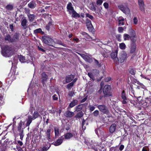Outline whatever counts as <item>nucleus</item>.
Returning a JSON list of instances; mask_svg holds the SVG:
<instances>
[{
	"instance_id": "nucleus-1",
	"label": "nucleus",
	"mask_w": 151,
	"mask_h": 151,
	"mask_svg": "<svg viewBox=\"0 0 151 151\" xmlns=\"http://www.w3.org/2000/svg\"><path fill=\"white\" fill-rule=\"evenodd\" d=\"M13 52L12 48L9 46H5L4 48H2L1 53L2 55L5 57H9L11 56Z\"/></svg>"
},
{
	"instance_id": "nucleus-2",
	"label": "nucleus",
	"mask_w": 151,
	"mask_h": 151,
	"mask_svg": "<svg viewBox=\"0 0 151 151\" xmlns=\"http://www.w3.org/2000/svg\"><path fill=\"white\" fill-rule=\"evenodd\" d=\"M42 40L45 44L54 47L53 45L54 40L49 37L44 36L42 37Z\"/></svg>"
},
{
	"instance_id": "nucleus-3",
	"label": "nucleus",
	"mask_w": 151,
	"mask_h": 151,
	"mask_svg": "<svg viewBox=\"0 0 151 151\" xmlns=\"http://www.w3.org/2000/svg\"><path fill=\"white\" fill-rule=\"evenodd\" d=\"M127 55V54L125 51H122L119 54L117 63L123 62L126 59Z\"/></svg>"
},
{
	"instance_id": "nucleus-4",
	"label": "nucleus",
	"mask_w": 151,
	"mask_h": 151,
	"mask_svg": "<svg viewBox=\"0 0 151 151\" xmlns=\"http://www.w3.org/2000/svg\"><path fill=\"white\" fill-rule=\"evenodd\" d=\"M97 107L99 110L103 113L106 114H108L109 111L107 107L105 105H101L96 106Z\"/></svg>"
},
{
	"instance_id": "nucleus-5",
	"label": "nucleus",
	"mask_w": 151,
	"mask_h": 151,
	"mask_svg": "<svg viewBox=\"0 0 151 151\" xmlns=\"http://www.w3.org/2000/svg\"><path fill=\"white\" fill-rule=\"evenodd\" d=\"M111 90V88L110 85H106L104 86L103 89V93L105 96L111 95L110 93Z\"/></svg>"
},
{
	"instance_id": "nucleus-6",
	"label": "nucleus",
	"mask_w": 151,
	"mask_h": 151,
	"mask_svg": "<svg viewBox=\"0 0 151 151\" xmlns=\"http://www.w3.org/2000/svg\"><path fill=\"white\" fill-rule=\"evenodd\" d=\"M118 8L124 13L126 14H129L130 11L129 8L126 5L124 6L123 5H120L118 6Z\"/></svg>"
},
{
	"instance_id": "nucleus-7",
	"label": "nucleus",
	"mask_w": 151,
	"mask_h": 151,
	"mask_svg": "<svg viewBox=\"0 0 151 151\" xmlns=\"http://www.w3.org/2000/svg\"><path fill=\"white\" fill-rule=\"evenodd\" d=\"M129 34L130 37V40L133 42L136 41L135 39L136 37V34L134 31L132 29H130L129 31Z\"/></svg>"
},
{
	"instance_id": "nucleus-8",
	"label": "nucleus",
	"mask_w": 151,
	"mask_h": 151,
	"mask_svg": "<svg viewBox=\"0 0 151 151\" xmlns=\"http://www.w3.org/2000/svg\"><path fill=\"white\" fill-rule=\"evenodd\" d=\"M118 51L115 50L114 52H112L111 53V58L116 63H117L118 60V58L117 57V54Z\"/></svg>"
},
{
	"instance_id": "nucleus-9",
	"label": "nucleus",
	"mask_w": 151,
	"mask_h": 151,
	"mask_svg": "<svg viewBox=\"0 0 151 151\" xmlns=\"http://www.w3.org/2000/svg\"><path fill=\"white\" fill-rule=\"evenodd\" d=\"M63 139L64 137L63 136L57 139L56 141L52 142V144L55 146H59L62 143Z\"/></svg>"
},
{
	"instance_id": "nucleus-10",
	"label": "nucleus",
	"mask_w": 151,
	"mask_h": 151,
	"mask_svg": "<svg viewBox=\"0 0 151 151\" xmlns=\"http://www.w3.org/2000/svg\"><path fill=\"white\" fill-rule=\"evenodd\" d=\"M27 20L25 17L22 18L21 21V26L24 29H26L27 27Z\"/></svg>"
},
{
	"instance_id": "nucleus-11",
	"label": "nucleus",
	"mask_w": 151,
	"mask_h": 151,
	"mask_svg": "<svg viewBox=\"0 0 151 151\" xmlns=\"http://www.w3.org/2000/svg\"><path fill=\"white\" fill-rule=\"evenodd\" d=\"M138 1L140 10L142 12H144L145 9L143 0H138Z\"/></svg>"
},
{
	"instance_id": "nucleus-12",
	"label": "nucleus",
	"mask_w": 151,
	"mask_h": 151,
	"mask_svg": "<svg viewBox=\"0 0 151 151\" xmlns=\"http://www.w3.org/2000/svg\"><path fill=\"white\" fill-rule=\"evenodd\" d=\"M66 8L67 9V12H68L69 14L71 12L74 10L72 4L70 2H68V4H67Z\"/></svg>"
},
{
	"instance_id": "nucleus-13",
	"label": "nucleus",
	"mask_w": 151,
	"mask_h": 151,
	"mask_svg": "<svg viewBox=\"0 0 151 151\" xmlns=\"http://www.w3.org/2000/svg\"><path fill=\"white\" fill-rule=\"evenodd\" d=\"M34 119L33 118L32 116L31 115H28L27 118L26 119V123L25 124V126L26 127H29L30 124L32 122V121Z\"/></svg>"
},
{
	"instance_id": "nucleus-14",
	"label": "nucleus",
	"mask_w": 151,
	"mask_h": 151,
	"mask_svg": "<svg viewBox=\"0 0 151 151\" xmlns=\"http://www.w3.org/2000/svg\"><path fill=\"white\" fill-rule=\"evenodd\" d=\"M20 35V34L18 33H16L14 34L12 38V42L18 41L19 40Z\"/></svg>"
},
{
	"instance_id": "nucleus-15",
	"label": "nucleus",
	"mask_w": 151,
	"mask_h": 151,
	"mask_svg": "<svg viewBox=\"0 0 151 151\" xmlns=\"http://www.w3.org/2000/svg\"><path fill=\"white\" fill-rule=\"evenodd\" d=\"M91 9L92 11L95 12L96 13L99 14L102 10V7L101 6L99 7L97 9L96 6L94 5H93Z\"/></svg>"
},
{
	"instance_id": "nucleus-16",
	"label": "nucleus",
	"mask_w": 151,
	"mask_h": 151,
	"mask_svg": "<svg viewBox=\"0 0 151 151\" xmlns=\"http://www.w3.org/2000/svg\"><path fill=\"white\" fill-rule=\"evenodd\" d=\"M69 14L71 15L72 17L76 19L80 17V15L79 14L77 13L75 10L71 12Z\"/></svg>"
},
{
	"instance_id": "nucleus-17",
	"label": "nucleus",
	"mask_w": 151,
	"mask_h": 151,
	"mask_svg": "<svg viewBox=\"0 0 151 151\" xmlns=\"http://www.w3.org/2000/svg\"><path fill=\"white\" fill-rule=\"evenodd\" d=\"M24 124V122L21 121L18 124L17 126V131L19 133L21 132H23V128H22V124Z\"/></svg>"
},
{
	"instance_id": "nucleus-18",
	"label": "nucleus",
	"mask_w": 151,
	"mask_h": 151,
	"mask_svg": "<svg viewBox=\"0 0 151 151\" xmlns=\"http://www.w3.org/2000/svg\"><path fill=\"white\" fill-rule=\"evenodd\" d=\"M122 98L123 99V101H122V103L123 104H126L127 103V98L126 96V94L125 93V91H123L122 93Z\"/></svg>"
},
{
	"instance_id": "nucleus-19",
	"label": "nucleus",
	"mask_w": 151,
	"mask_h": 151,
	"mask_svg": "<svg viewBox=\"0 0 151 151\" xmlns=\"http://www.w3.org/2000/svg\"><path fill=\"white\" fill-rule=\"evenodd\" d=\"M116 126V125L115 124H112L111 125L109 129V132L110 133H113L115 132Z\"/></svg>"
},
{
	"instance_id": "nucleus-20",
	"label": "nucleus",
	"mask_w": 151,
	"mask_h": 151,
	"mask_svg": "<svg viewBox=\"0 0 151 151\" xmlns=\"http://www.w3.org/2000/svg\"><path fill=\"white\" fill-rule=\"evenodd\" d=\"M135 81H136V83H137V84L138 85L137 86V87L136 88L137 89H140V87H141L143 89H146V87L143 84L140 83L139 81H137V80H135Z\"/></svg>"
},
{
	"instance_id": "nucleus-21",
	"label": "nucleus",
	"mask_w": 151,
	"mask_h": 151,
	"mask_svg": "<svg viewBox=\"0 0 151 151\" xmlns=\"http://www.w3.org/2000/svg\"><path fill=\"white\" fill-rule=\"evenodd\" d=\"M74 112L69 111H67L65 112V116L67 117L71 118L73 115Z\"/></svg>"
},
{
	"instance_id": "nucleus-22",
	"label": "nucleus",
	"mask_w": 151,
	"mask_h": 151,
	"mask_svg": "<svg viewBox=\"0 0 151 151\" xmlns=\"http://www.w3.org/2000/svg\"><path fill=\"white\" fill-rule=\"evenodd\" d=\"M29 8L31 9H34L36 6V4L35 1H32L30 2L28 4Z\"/></svg>"
},
{
	"instance_id": "nucleus-23",
	"label": "nucleus",
	"mask_w": 151,
	"mask_h": 151,
	"mask_svg": "<svg viewBox=\"0 0 151 151\" xmlns=\"http://www.w3.org/2000/svg\"><path fill=\"white\" fill-rule=\"evenodd\" d=\"M78 104V101L76 99L73 100L69 104L68 108H71L74 106Z\"/></svg>"
},
{
	"instance_id": "nucleus-24",
	"label": "nucleus",
	"mask_w": 151,
	"mask_h": 151,
	"mask_svg": "<svg viewBox=\"0 0 151 151\" xmlns=\"http://www.w3.org/2000/svg\"><path fill=\"white\" fill-rule=\"evenodd\" d=\"M74 77L73 75H70L66 76L65 78L66 81L67 83H69L71 81Z\"/></svg>"
},
{
	"instance_id": "nucleus-25",
	"label": "nucleus",
	"mask_w": 151,
	"mask_h": 151,
	"mask_svg": "<svg viewBox=\"0 0 151 151\" xmlns=\"http://www.w3.org/2000/svg\"><path fill=\"white\" fill-rule=\"evenodd\" d=\"M28 19L30 22H32L35 19L36 16L34 14H30L28 13L27 14Z\"/></svg>"
},
{
	"instance_id": "nucleus-26",
	"label": "nucleus",
	"mask_w": 151,
	"mask_h": 151,
	"mask_svg": "<svg viewBox=\"0 0 151 151\" xmlns=\"http://www.w3.org/2000/svg\"><path fill=\"white\" fill-rule=\"evenodd\" d=\"M136 49V47L135 44L134 43H132L131 45L130 53H134L135 52Z\"/></svg>"
},
{
	"instance_id": "nucleus-27",
	"label": "nucleus",
	"mask_w": 151,
	"mask_h": 151,
	"mask_svg": "<svg viewBox=\"0 0 151 151\" xmlns=\"http://www.w3.org/2000/svg\"><path fill=\"white\" fill-rule=\"evenodd\" d=\"M64 136L65 139H69L73 136V135L70 133L68 132L64 134Z\"/></svg>"
},
{
	"instance_id": "nucleus-28",
	"label": "nucleus",
	"mask_w": 151,
	"mask_h": 151,
	"mask_svg": "<svg viewBox=\"0 0 151 151\" xmlns=\"http://www.w3.org/2000/svg\"><path fill=\"white\" fill-rule=\"evenodd\" d=\"M4 39L5 41H7L10 42H12V38L9 34H7L5 36Z\"/></svg>"
},
{
	"instance_id": "nucleus-29",
	"label": "nucleus",
	"mask_w": 151,
	"mask_h": 151,
	"mask_svg": "<svg viewBox=\"0 0 151 151\" xmlns=\"http://www.w3.org/2000/svg\"><path fill=\"white\" fill-rule=\"evenodd\" d=\"M48 77L45 73H43L42 74V81L43 83L47 81Z\"/></svg>"
},
{
	"instance_id": "nucleus-30",
	"label": "nucleus",
	"mask_w": 151,
	"mask_h": 151,
	"mask_svg": "<svg viewBox=\"0 0 151 151\" xmlns=\"http://www.w3.org/2000/svg\"><path fill=\"white\" fill-rule=\"evenodd\" d=\"M83 105L79 104L75 107V111H81L83 108Z\"/></svg>"
},
{
	"instance_id": "nucleus-31",
	"label": "nucleus",
	"mask_w": 151,
	"mask_h": 151,
	"mask_svg": "<svg viewBox=\"0 0 151 151\" xmlns=\"http://www.w3.org/2000/svg\"><path fill=\"white\" fill-rule=\"evenodd\" d=\"M83 113L81 111L78 113L75 116V117L76 118H80L83 116Z\"/></svg>"
},
{
	"instance_id": "nucleus-32",
	"label": "nucleus",
	"mask_w": 151,
	"mask_h": 151,
	"mask_svg": "<svg viewBox=\"0 0 151 151\" xmlns=\"http://www.w3.org/2000/svg\"><path fill=\"white\" fill-rule=\"evenodd\" d=\"M54 44H57L61 45L65 47H67L66 45H65V44L63 43L60 40H56V41H54Z\"/></svg>"
},
{
	"instance_id": "nucleus-33",
	"label": "nucleus",
	"mask_w": 151,
	"mask_h": 151,
	"mask_svg": "<svg viewBox=\"0 0 151 151\" xmlns=\"http://www.w3.org/2000/svg\"><path fill=\"white\" fill-rule=\"evenodd\" d=\"M50 133H51V129H47L46 132V134L47 138L48 139H50Z\"/></svg>"
},
{
	"instance_id": "nucleus-34",
	"label": "nucleus",
	"mask_w": 151,
	"mask_h": 151,
	"mask_svg": "<svg viewBox=\"0 0 151 151\" xmlns=\"http://www.w3.org/2000/svg\"><path fill=\"white\" fill-rule=\"evenodd\" d=\"M129 73L132 75H134L135 74L136 71L132 67L129 68Z\"/></svg>"
},
{
	"instance_id": "nucleus-35",
	"label": "nucleus",
	"mask_w": 151,
	"mask_h": 151,
	"mask_svg": "<svg viewBox=\"0 0 151 151\" xmlns=\"http://www.w3.org/2000/svg\"><path fill=\"white\" fill-rule=\"evenodd\" d=\"M19 59L20 61L22 63H24L26 62L25 61V57L24 56L20 55L19 56Z\"/></svg>"
},
{
	"instance_id": "nucleus-36",
	"label": "nucleus",
	"mask_w": 151,
	"mask_h": 151,
	"mask_svg": "<svg viewBox=\"0 0 151 151\" xmlns=\"http://www.w3.org/2000/svg\"><path fill=\"white\" fill-rule=\"evenodd\" d=\"M34 33L35 34L38 33H42V34H43L44 32L42 31L41 29L39 28L34 30Z\"/></svg>"
},
{
	"instance_id": "nucleus-37",
	"label": "nucleus",
	"mask_w": 151,
	"mask_h": 151,
	"mask_svg": "<svg viewBox=\"0 0 151 151\" xmlns=\"http://www.w3.org/2000/svg\"><path fill=\"white\" fill-rule=\"evenodd\" d=\"M119 24L120 26L123 25L124 24V19L121 18L118 20Z\"/></svg>"
},
{
	"instance_id": "nucleus-38",
	"label": "nucleus",
	"mask_w": 151,
	"mask_h": 151,
	"mask_svg": "<svg viewBox=\"0 0 151 151\" xmlns=\"http://www.w3.org/2000/svg\"><path fill=\"white\" fill-rule=\"evenodd\" d=\"M92 73L93 74L94 76H97L99 73V71L97 70L94 69L93 70Z\"/></svg>"
},
{
	"instance_id": "nucleus-39",
	"label": "nucleus",
	"mask_w": 151,
	"mask_h": 151,
	"mask_svg": "<svg viewBox=\"0 0 151 151\" xmlns=\"http://www.w3.org/2000/svg\"><path fill=\"white\" fill-rule=\"evenodd\" d=\"M40 116L39 113L37 111L34 112L32 116L33 118L34 119Z\"/></svg>"
},
{
	"instance_id": "nucleus-40",
	"label": "nucleus",
	"mask_w": 151,
	"mask_h": 151,
	"mask_svg": "<svg viewBox=\"0 0 151 151\" xmlns=\"http://www.w3.org/2000/svg\"><path fill=\"white\" fill-rule=\"evenodd\" d=\"M124 40H129V39H130V37L128 34H124Z\"/></svg>"
},
{
	"instance_id": "nucleus-41",
	"label": "nucleus",
	"mask_w": 151,
	"mask_h": 151,
	"mask_svg": "<svg viewBox=\"0 0 151 151\" xmlns=\"http://www.w3.org/2000/svg\"><path fill=\"white\" fill-rule=\"evenodd\" d=\"M52 22H49L48 24L46 26V29L47 30L49 31L50 27L52 26Z\"/></svg>"
},
{
	"instance_id": "nucleus-42",
	"label": "nucleus",
	"mask_w": 151,
	"mask_h": 151,
	"mask_svg": "<svg viewBox=\"0 0 151 151\" xmlns=\"http://www.w3.org/2000/svg\"><path fill=\"white\" fill-rule=\"evenodd\" d=\"M119 47L122 50H124L126 48V46L124 43H122L119 44Z\"/></svg>"
},
{
	"instance_id": "nucleus-43",
	"label": "nucleus",
	"mask_w": 151,
	"mask_h": 151,
	"mask_svg": "<svg viewBox=\"0 0 151 151\" xmlns=\"http://www.w3.org/2000/svg\"><path fill=\"white\" fill-rule=\"evenodd\" d=\"M86 60H85L86 61L88 62L89 63H91V62H92L93 60L91 58L88 56H87V57H86Z\"/></svg>"
},
{
	"instance_id": "nucleus-44",
	"label": "nucleus",
	"mask_w": 151,
	"mask_h": 151,
	"mask_svg": "<svg viewBox=\"0 0 151 151\" xmlns=\"http://www.w3.org/2000/svg\"><path fill=\"white\" fill-rule=\"evenodd\" d=\"M99 114V111L98 110L95 111L93 113V115L95 117H97Z\"/></svg>"
},
{
	"instance_id": "nucleus-45",
	"label": "nucleus",
	"mask_w": 151,
	"mask_h": 151,
	"mask_svg": "<svg viewBox=\"0 0 151 151\" xmlns=\"http://www.w3.org/2000/svg\"><path fill=\"white\" fill-rule=\"evenodd\" d=\"M88 75L89 77L92 79L93 80H94L95 78L92 73H88Z\"/></svg>"
},
{
	"instance_id": "nucleus-46",
	"label": "nucleus",
	"mask_w": 151,
	"mask_h": 151,
	"mask_svg": "<svg viewBox=\"0 0 151 151\" xmlns=\"http://www.w3.org/2000/svg\"><path fill=\"white\" fill-rule=\"evenodd\" d=\"M6 7L7 9L9 10H11L13 9V6L12 5L9 4L7 5L6 6Z\"/></svg>"
},
{
	"instance_id": "nucleus-47",
	"label": "nucleus",
	"mask_w": 151,
	"mask_h": 151,
	"mask_svg": "<svg viewBox=\"0 0 151 151\" xmlns=\"http://www.w3.org/2000/svg\"><path fill=\"white\" fill-rule=\"evenodd\" d=\"M55 136H58L59 134V129L58 128H55Z\"/></svg>"
},
{
	"instance_id": "nucleus-48",
	"label": "nucleus",
	"mask_w": 151,
	"mask_h": 151,
	"mask_svg": "<svg viewBox=\"0 0 151 151\" xmlns=\"http://www.w3.org/2000/svg\"><path fill=\"white\" fill-rule=\"evenodd\" d=\"M103 1V0H96V4L98 6H100L102 4Z\"/></svg>"
},
{
	"instance_id": "nucleus-49",
	"label": "nucleus",
	"mask_w": 151,
	"mask_h": 151,
	"mask_svg": "<svg viewBox=\"0 0 151 151\" xmlns=\"http://www.w3.org/2000/svg\"><path fill=\"white\" fill-rule=\"evenodd\" d=\"M86 26L87 27V28L88 29V30L90 31H92L93 29V25L92 24H91V25H86Z\"/></svg>"
},
{
	"instance_id": "nucleus-50",
	"label": "nucleus",
	"mask_w": 151,
	"mask_h": 151,
	"mask_svg": "<svg viewBox=\"0 0 151 151\" xmlns=\"http://www.w3.org/2000/svg\"><path fill=\"white\" fill-rule=\"evenodd\" d=\"M3 96L0 93V105L3 104Z\"/></svg>"
},
{
	"instance_id": "nucleus-51",
	"label": "nucleus",
	"mask_w": 151,
	"mask_h": 151,
	"mask_svg": "<svg viewBox=\"0 0 151 151\" xmlns=\"http://www.w3.org/2000/svg\"><path fill=\"white\" fill-rule=\"evenodd\" d=\"M86 25H88L91 24H91V21L90 20L88 19H86Z\"/></svg>"
},
{
	"instance_id": "nucleus-52",
	"label": "nucleus",
	"mask_w": 151,
	"mask_h": 151,
	"mask_svg": "<svg viewBox=\"0 0 151 151\" xmlns=\"http://www.w3.org/2000/svg\"><path fill=\"white\" fill-rule=\"evenodd\" d=\"M73 85V82H72L71 83L68 84L67 85V88L68 89H69L71 87H72Z\"/></svg>"
},
{
	"instance_id": "nucleus-53",
	"label": "nucleus",
	"mask_w": 151,
	"mask_h": 151,
	"mask_svg": "<svg viewBox=\"0 0 151 151\" xmlns=\"http://www.w3.org/2000/svg\"><path fill=\"white\" fill-rule=\"evenodd\" d=\"M118 30L119 33H122L123 32L124 28L122 27H119L118 28Z\"/></svg>"
},
{
	"instance_id": "nucleus-54",
	"label": "nucleus",
	"mask_w": 151,
	"mask_h": 151,
	"mask_svg": "<svg viewBox=\"0 0 151 151\" xmlns=\"http://www.w3.org/2000/svg\"><path fill=\"white\" fill-rule=\"evenodd\" d=\"M86 17H88L91 20H93V17L89 14H86Z\"/></svg>"
},
{
	"instance_id": "nucleus-55",
	"label": "nucleus",
	"mask_w": 151,
	"mask_h": 151,
	"mask_svg": "<svg viewBox=\"0 0 151 151\" xmlns=\"http://www.w3.org/2000/svg\"><path fill=\"white\" fill-rule=\"evenodd\" d=\"M19 134L20 136V139L22 140H23V138L24 136L23 132H19Z\"/></svg>"
},
{
	"instance_id": "nucleus-56",
	"label": "nucleus",
	"mask_w": 151,
	"mask_h": 151,
	"mask_svg": "<svg viewBox=\"0 0 151 151\" xmlns=\"http://www.w3.org/2000/svg\"><path fill=\"white\" fill-rule=\"evenodd\" d=\"M79 54L85 60L87 57V55H86L84 54H81L79 53Z\"/></svg>"
},
{
	"instance_id": "nucleus-57",
	"label": "nucleus",
	"mask_w": 151,
	"mask_h": 151,
	"mask_svg": "<svg viewBox=\"0 0 151 151\" xmlns=\"http://www.w3.org/2000/svg\"><path fill=\"white\" fill-rule=\"evenodd\" d=\"M89 108L91 111H93L95 109V107L94 106L91 105L89 106Z\"/></svg>"
},
{
	"instance_id": "nucleus-58",
	"label": "nucleus",
	"mask_w": 151,
	"mask_h": 151,
	"mask_svg": "<svg viewBox=\"0 0 151 151\" xmlns=\"http://www.w3.org/2000/svg\"><path fill=\"white\" fill-rule=\"evenodd\" d=\"M103 5L105 8L107 9L108 8L109 4L107 2H105L104 3Z\"/></svg>"
},
{
	"instance_id": "nucleus-59",
	"label": "nucleus",
	"mask_w": 151,
	"mask_h": 151,
	"mask_svg": "<svg viewBox=\"0 0 151 151\" xmlns=\"http://www.w3.org/2000/svg\"><path fill=\"white\" fill-rule=\"evenodd\" d=\"M53 99L54 100H57L58 99V96L56 94H54L52 96Z\"/></svg>"
},
{
	"instance_id": "nucleus-60",
	"label": "nucleus",
	"mask_w": 151,
	"mask_h": 151,
	"mask_svg": "<svg viewBox=\"0 0 151 151\" xmlns=\"http://www.w3.org/2000/svg\"><path fill=\"white\" fill-rule=\"evenodd\" d=\"M138 22V20L136 17H134L133 19V22L135 24H137Z\"/></svg>"
},
{
	"instance_id": "nucleus-61",
	"label": "nucleus",
	"mask_w": 151,
	"mask_h": 151,
	"mask_svg": "<svg viewBox=\"0 0 151 151\" xmlns=\"http://www.w3.org/2000/svg\"><path fill=\"white\" fill-rule=\"evenodd\" d=\"M94 60L95 63L98 66H100V64H99V62L98 61V60L96 59H94Z\"/></svg>"
},
{
	"instance_id": "nucleus-62",
	"label": "nucleus",
	"mask_w": 151,
	"mask_h": 151,
	"mask_svg": "<svg viewBox=\"0 0 151 151\" xmlns=\"http://www.w3.org/2000/svg\"><path fill=\"white\" fill-rule=\"evenodd\" d=\"M87 97H88L87 96H86L85 98H84V99H82L81 101V102L82 103H83V102H85L87 99Z\"/></svg>"
},
{
	"instance_id": "nucleus-63",
	"label": "nucleus",
	"mask_w": 151,
	"mask_h": 151,
	"mask_svg": "<svg viewBox=\"0 0 151 151\" xmlns=\"http://www.w3.org/2000/svg\"><path fill=\"white\" fill-rule=\"evenodd\" d=\"M9 28L11 29L12 31H13L14 30V26L13 24H10L9 26Z\"/></svg>"
},
{
	"instance_id": "nucleus-64",
	"label": "nucleus",
	"mask_w": 151,
	"mask_h": 151,
	"mask_svg": "<svg viewBox=\"0 0 151 151\" xmlns=\"http://www.w3.org/2000/svg\"><path fill=\"white\" fill-rule=\"evenodd\" d=\"M111 80V78L110 77H108L105 78V82H108L110 81Z\"/></svg>"
}]
</instances>
